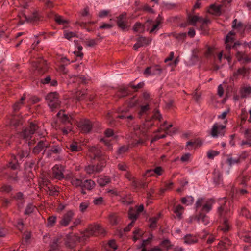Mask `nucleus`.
<instances>
[{
    "label": "nucleus",
    "instance_id": "39448f33",
    "mask_svg": "<svg viewBox=\"0 0 251 251\" xmlns=\"http://www.w3.org/2000/svg\"><path fill=\"white\" fill-rule=\"evenodd\" d=\"M227 120H226L224 122L225 125H221L218 123H215L212 126L210 131V135L213 138H218L223 137L225 135L226 132V125Z\"/></svg>",
    "mask_w": 251,
    "mask_h": 251
},
{
    "label": "nucleus",
    "instance_id": "7c9ffc66",
    "mask_svg": "<svg viewBox=\"0 0 251 251\" xmlns=\"http://www.w3.org/2000/svg\"><path fill=\"white\" fill-rule=\"evenodd\" d=\"M160 214H158L157 216L150 218V227L154 228L156 226V222L160 217Z\"/></svg>",
    "mask_w": 251,
    "mask_h": 251
},
{
    "label": "nucleus",
    "instance_id": "7ed1b4c3",
    "mask_svg": "<svg viewBox=\"0 0 251 251\" xmlns=\"http://www.w3.org/2000/svg\"><path fill=\"white\" fill-rule=\"evenodd\" d=\"M134 130L136 137H131L130 139L128 138L129 144L132 147L143 145L148 139L147 134V128L145 126H140L138 125H135Z\"/></svg>",
    "mask_w": 251,
    "mask_h": 251
},
{
    "label": "nucleus",
    "instance_id": "bf43d9fd",
    "mask_svg": "<svg viewBox=\"0 0 251 251\" xmlns=\"http://www.w3.org/2000/svg\"><path fill=\"white\" fill-rule=\"evenodd\" d=\"M152 239V235L151 234V236L149 237L147 239L144 240L142 242V243L140 245L138 249H140V248H146L148 244L151 243V240Z\"/></svg>",
    "mask_w": 251,
    "mask_h": 251
},
{
    "label": "nucleus",
    "instance_id": "603ef678",
    "mask_svg": "<svg viewBox=\"0 0 251 251\" xmlns=\"http://www.w3.org/2000/svg\"><path fill=\"white\" fill-rule=\"evenodd\" d=\"M219 154V152L217 151L209 150L207 153V156L209 159H212Z\"/></svg>",
    "mask_w": 251,
    "mask_h": 251
},
{
    "label": "nucleus",
    "instance_id": "1a4fd4ad",
    "mask_svg": "<svg viewBox=\"0 0 251 251\" xmlns=\"http://www.w3.org/2000/svg\"><path fill=\"white\" fill-rule=\"evenodd\" d=\"M117 26L123 31H125L128 28L127 14L124 12L117 17Z\"/></svg>",
    "mask_w": 251,
    "mask_h": 251
},
{
    "label": "nucleus",
    "instance_id": "680f3d73",
    "mask_svg": "<svg viewBox=\"0 0 251 251\" xmlns=\"http://www.w3.org/2000/svg\"><path fill=\"white\" fill-rule=\"evenodd\" d=\"M243 134L246 139L251 141V128L246 129Z\"/></svg>",
    "mask_w": 251,
    "mask_h": 251
},
{
    "label": "nucleus",
    "instance_id": "69168bd1",
    "mask_svg": "<svg viewBox=\"0 0 251 251\" xmlns=\"http://www.w3.org/2000/svg\"><path fill=\"white\" fill-rule=\"evenodd\" d=\"M149 110V105H146L144 106H142L141 107V110L139 113V114L140 116H142L145 114L148 110Z\"/></svg>",
    "mask_w": 251,
    "mask_h": 251
},
{
    "label": "nucleus",
    "instance_id": "f8f14e48",
    "mask_svg": "<svg viewBox=\"0 0 251 251\" xmlns=\"http://www.w3.org/2000/svg\"><path fill=\"white\" fill-rule=\"evenodd\" d=\"M57 116L59 120L63 123H70L71 125L75 123L73 117L71 115H68L64 113V111L60 110L57 114Z\"/></svg>",
    "mask_w": 251,
    "mask_h": 251
},
{
    "label": "nucleus",
    "instance_id": "052dcab7",
    "mask_svg": "<svg viewBox=\"0 0 251 251\" xmlns=\"http://www.w3.org/2000/svg\"><path fill=\"white\" fill-rule=\"evenodd\" d=\"M58 240L57 238L54 239L50 244V249L53 251L56 250L59 246Z\"/></svg>",
    "mask_w": 251,
    "mask_h": 251
},
{
    "label": "nucleus",
    "instance_id": "5fc2aeb1",
    "mask_svg": "<svg viewBox=\"0 0 251 251\" xmlns=\"http://www.w3.org/2000/svg\"><path fill=\"white\" fill-rule=\"evenodd\" d=\"M35 208V207L34 205L31 204H29L26 207L25 211V214L28 215L32 213L34 211Z\"/></svg>",
    "mask_w": 251,
    "mask_h": 251
},
{
    "label": "nucleus",
    "instance_id": "2f4dec72",
    "mask_svg": "<svg viewBox=\"0 0 251 251\" xmlns=\"http://www.w3.org/2000/svg\"><path fill=\"white\" fill-rule=\"evenodd\" d=\"M127 110H124L120 109L119 112H121V114L118 115L117 117L120 119L127 118L128 119L132 120L133 119V117L131 115H127Z\"/></svg>",
    "mask_w": 251,
    "mask_h": 251
},
{
    "label": "nucleus",
    "instance_id": "f257e3e1",
    "mask_svg": "<svg viewBox=\"0 0 251 251\" xmlns=\"http://www.w3.org/2000/svg\"><path fill=\"white\" fill-rule=\"evenodd\" d=\"M219 205L217 208V214L220 220L219 229L224 232L228 231L231 228L230 221L233 212L227 206V199L222 198L219 200Z\"/></svg>",
    "mask_w": 251,
    "mask_h": 251
},
{
    "label": "nucleus",
    "instance_id": "de8ad7c7",
    "mask_svg": "<svg viewBox=\"0 0 251 251\" xmlns=\"http://www.w3.org/2000/svg\"><path fill=\"white\" fill-rule=\"evenodd\" d=\"M251 93V87L247 86L243 87L241 90V94L243 97H247Z\"/></svg>",
    "mask_w": 251,
    "mask_h": 251
},
{
    "label": "nucleus",
    "instance_id": "473e14b6",
    "mask_svg": "<svg viewBox=\"0 0 251 251\" xmlns=\"http://www.w3.org/2000/svg\"><path fill=\"white\" fill-rule=\"evenodd\" d=\"M232 28L233 29H237L239 30H243L244 27L243 24L239 22L238 23V21L236 19H234L232 23Z\"/></svg>",
    "mask_w": 251,
    "mask_h": 251
},
{
    "label": "nucleus",
    "instance_id": "8fccbe9b",
    "mask_svg": "<svg viewBox=\"0 0 251 251\" xmlns=\"http://www.w3.org/2000/svg\"><path fill=\"white\" fill-rule=\"evenodd\" d=\"M198 220L201 221L204 225H207L209 223L208 217L205 216L203 213H200L198 216Z\"/></svg>",
    "mask_w": 251,
    "mask_h": 251
},
{
    "label": "nucleus",
    "instance_id": "864d4df0",
    "mask_svg": "<svg viewBox=\"0 0 251 251\" xmlns=\"http://www.w3.org/2000/svg\"><path fill=\"white\" fill-rule=\"evenodd\" d=\"M89 206L88 201L82 202L80 204L79 209L81 212H84Z\"/></svg>",
    "mask_w": 251,
    "mask_h": 251
},
{
    "label": "nucleus",
    "instance_id": "3c124183",
    "mask_svg": "<svg viewBox=\"0 0 251 251\" xmlns=\"http://www.w3.org/2000/svg\"><path fill=\"white\" fill-rule=\"evenodd\" d=\"M69 149L72 151H80L81 148L78 146L76 142H73L70 144Z\"/></svg>",
    "mask_w": 251,
    "mask_h": 251
},
{
    "label": "nucleus",
    "instance_id": "2eb2a0df",
    "mask_svg": "<svg viewBox=\"0 0 251 251\" xmlns=\"http://www.w3.org/2000/svg\"><path fill=\"white\" fill-rule=\"evenodd\" d=\"M50 147V143L47 141H40L38 142L37 145L34 148L33 152L35 154H39L43 149L44 150L46 149H48Z\"/></svg>",
    "mask_w": 251,
    "mask_h": 251
},
{
    "label": "nucleus",
    "instance_id": "13d9d810",
    "mask_svg": "<svg viewBox=\"0 0 251 251\" xmlns=\"http://www.w3.org/2000/svg\"><path fill=\"white\" fill-rule=\"evenodd\" d=\"M240 162V158L239 157L237 158H229L227 159V162L229 164V165L231 166L234 165L235 164H238Z\"/></svg>",
    "mask_w": 251,
    "mask_h": 251
},
{
    "label": "nucleus",
    "instance_id": "37998d69",
    "mask_svg": "<svg viewBox=\"0 0 251 251\" xmlns=\"http://www.w3.org/2000/svg\"><path fill=\"white\" fill-rule=\"evenodd\" d=\"M151 67V75H159L161 73L162 70L159 66H154Z\"/></svg>",
    "mask_w": 251,
    "mask_h": 251
},
{
    "label": "nucleus",
    "instance_id": "4468645a",
    "mask_svg": "<svg viewBox=\"0 0 251 251\" xmlns=\"http://www.w3.org/2000/svg\"><path fill=\"white\" fill-rule=\"evenodd\" d=\"M79 127L84 133L89 132L92 128V124L89 120H83L80 122Z\"/></svg>",
    "mask_w": 251,
    "mask_h": 251
},
{
    "label": "nucleus",
    "instance_id": "c9c22d12",
    "mask_svg": "<svg viewBox=\"0 0 251 251\" xmlns=\"http://www.w3.org/2000/svg\"><path fill=\"white\" fill-rule=\"evenodd\" d=\"M12 160L9 163L8 167L13 170L17 169L19 167V163L17 162L16 157L14 155L12 156Z\"/></svg>",
    "mask_w": 251,
    "mask_h": 251
},
{
    "label": "nucleus",
    "instance_id": "9d476101",
    "mask_svg": "<svg viewBox=\"0 0 251 251\" xmlns=\"http://www.w3.org/2000/svg\"><path fill=\"white\" fill-rule=\"evenodd\" d=\"M75 215L74 211L72 210L67 211L62 217L59 221V225L62 226H67L73 219Z\"/></svg>",
    "mask_w": 251,
    "mask_h": 251
},
{
    "label": "nucleus",
    "instance_id": "412c9836",
    "mask_svg": "<svg viewBox=\"0 0 251 251\" xmlns=\"http://www.w3.org/2000/svg\"><path fill=\"white\" fill-rule=\"evenodd\" d=\"M236 57L238 61L241 62L242 63H247L250 61V59L248 57L247 54L243 52L238 51L237 52Z\"/></svg>",
    "mask_w": 251,
    "mask_h": 251
},
{
    "label": "nucleus",
    "instance_id": "0eeeda50",
    "mask_svg": "<svg viewBox=\"0 0 251 251\" xmlns=\"http://www.w3.org/2000/svg\"><path fill=\"white\" fill-rule=\"evenodd\" d=\"M64 168L61 165H55L51 170V177L58 180H61L64 177Z\"/></svg>",
    "mask_w": 251,
    "mask_h": 251
},
{
    "label": "nucleus",
    "instance_id": "393cba45",
    "mask_svg": "<svg viewBox=\"0 0 251 251\" xmlns=\"http://www.w3.org/2000/svg\"><path fill=\"white\" fill-rule=\"evenodd\" d=\"M231 244V242L227 238H226L224 241L219 242L217 246L221 250H226L230 245Z\"/></svg>",
    "mask_w": 251,
    "mask_h": 251
},
{
    "label": "nucleus",
    "instance_id": "6ab92c4d",
    "mask_svg": "<svg viewBox=\"0 0 251 251\" xmlns=\"http://www.w3.org/2000/svg\"><path fill=\"white\" fill-rule=\"evenodd\" d=\"M35 66L36 69L38 70L41 74H44L47 70L46 61L43 59L39 60L37 63H36Z\"/></svg>",
    "mask_w": 251,
    "mask_h": 251
},
{
    "label": "nucleus",
    "instance_id": "09e8293b",
    "mask_svg": "<svg viewBox=\"0 0 251 251\" xmlns=\"http://www.w3.org/2000/svg\"><path fill=\"white\" fill-rule=\"evenodd\" d=\"M240 214L243 216H245L247 218H251V214L250 212L246 207H242L241 210L239 211Z\"/></svg>",
    "mask_w": 251,
    "mask_h": 251
},
{
    "label": "nucleus",
    "instance_id": "a18cd8bd",
    "mask_svg": "<svg viewBox=\"0 0 251 251\" xmlns=\"http://www.w3.org/2000/svg\"><path fill=\"white\" fill-rule=\"evenodd\" d=\"M148 172L149 173L151 172H154V174H155L157 176H159L162 174V173L163 172V169L161 167L158 166V167H156L154 169L148 170Z\"/></svg>",
    "mask_w": 251,
    "mask_h": 251
},
{
    "label": "nucleus",
    "instance_id": "79ce46f5",
    "mask_svg": "<svg viewBox=\"0 0 251 251\" xmlns=\"http://www.w3.org/2000/svg\"><path fill=\"white\" fill-rule=\"evenodd\" d=\"M129 218L132 221H135L138 217L137 212H135L132 208H130L128 212Z\"/></svg>",
    "mask_w": 251,
    "mask_h": 251
},
{
    "label": "nucleus",
    "instance_id": "a211bd4d",
    "mask_svg": "<svg viewBox=\"0 0 251 251\" xmlns=\"http://www.w3.org/2000/svg\"><path fill=\"white\" fill-rule=\"evenodd\" d=\"M222 5L211 4L208 9V12L215 16H220L221 14Z\"/></svg>",
    "mask_w": 251,
    "mask_h": 251
},
{
    "label": "nucleus",
    "instance_id": "6e6552de",
    "mask_svg": "<svg viewBox=\"0 0 251 251\" xmlns=\"http://www.w3.org/2000/svg\"><path fill=\"white\" fill-rule=\"evenodd\" d=\"M38 126L36 124L31 122L29 127L25 129L21 133V136L24 139L28 140L31 137V135L34 134L38 129Z\"/></svg>",
    "mask_w": 251,
    "mask_h": 251
},
{
    "label": "nucleus",
    "instance_id": "20e7f679",
    "mask_svg": "<svg viewBox=\"0 0 251 251\" xmlns=\"http://www.w3.org/2000/svg\"><path fill=\"white\" fill-rule=\"evenodd\" d=\"M214 203L212 199L206 200L203 198H199L196 202V208L197 210L200 209L201 213H207L211 210Z\"/></svg>",
    "mask_w": 251,
    "mask_h": 251
},
{
    "label": "nucleus",
    "instance_id": "338daca9",
    "mask_svg": "<svg viewBox=\"0 0 251 251\" xmlns=\"http://www.w3.org/2000/svg\"><path fill=\"white\" fill-rule=\"evenodd\" d=\"M40 99L36 96H31L28 100V102L31 104H35L40 101Z\"/></svg>",
    "mask_w": 251,
    "mask_h": 251
},
{
    "label": "nucleus",
    "instance_id": "c85d7f7f",
    "mask_svg": "<svg viewBox=\"0 0 251 251\" xmlns=\"http://www.w3.org/2000/svg\"><path fill=\"white\" fill-rule=\"evenodd\" d=\"M144 232L140 228H137L133 231V240L134 241H137L141 238L144 234Z\"/></svg>",
    "mask_w": 251,
    "mask_h": 251
},
{
    "label": "nucleus",
    "instance_id": "f03ea898",
    "mask_svg": "<svg viewBox=\"0 0 251 251\" xmlns=\"http://www.w3.org/2000/svg\"><path fill=\"white\" fill-rule=\"evenodd\" d=\"M89 156L94 160H97L99 163L96 166L89 165L85 167L87 174H92L101 172L106 165V157L103 156L101 151L96 147L89 148Z\"/></svg>",
    "mask_w": 251,
    "mask_h": 251
},
{
    "label": "nucleus",
    "instance_id": "0e129e2a",
    "mask_svg": "<svg viewBox=\"0 0 251 251\" xmlns=\"http://www.w3.org/2000/svg\"><path fill=\"white\" fill-rule=\"evenodd\" d=\"M25 18L28 22L36 21L39 19L38 14L37 13H34L33 16L31 18H27L26 16H25Z\"/></svg>",
    "mask_w": 251,
    "mask_h": 251
},
{
    "label": "nucleus",
    "instance_id": "72a5a7b5",
    "mask_svg": "<svg viewBox=\"0 0 251 251\" xmlns=\"http://www.w3.org/2000/svg\"><path fill=\"white\" fill-rule=\"evenodd\" d=\"M184 208L181 205H177L174 210V212L176 214V215L179 218H181V215L184 212Z\"/></svg>",
    "mask_w": 251,
    "mask_h": 251
},
{
    "label": "nucleus",
    "instance_id": "c03bdc74",
    "mask_svg": "<svg viewBox=\"0 0 251 251\" xmlns=\"http://www.w3.org/2000/svg\"><path fill=\"white\" fill-rule=\"evenodd\" d=\"M128 91L126 88H121L117 93V95L119 98L124 97L128 95Z\"/></svg>",
    "mask_w": 251,
    "mask_h": 251
},
{
    "label": "nucleus",
    "instance_id": "a878e982",
    "mask_svg": "<svg viewBox=\"0 0 251 251\" xmlns=\"http://www.w3.org/2000/svg\"><path fill=\"white\" fill-rule=\"evenodd\" d=\"M83 181L82 180L77 178L75 176H73L71 179V183L73 186L75 187H81L83 185Z\"/></svg>",
    "mask_w": 251,
    "mask_h": 251
},
{
    "label": "nucleus",
    "instance_id": "6e6d98bb",
    "mask_svg": "<svg viewBox=\"0 0 251 251\" xmlns=\"http://www.w3.org/2000/svg\"><path fill=\"white\" fill-rule=\"evenodd\" d=\"M129 150V147L128 146H123L120 147L118 150H117V153L119 154H122L123 153H124Z\"/></svg>",
    "mask_w": 251,
    "mask_h": 251
},
{
    "label": "nucleus",
    "instance_id": "c756f323",
    "mask_svg": "<svg viewBox=\"0 0 251 251\" xmlns=\"http://www.w3.org/2000/svg\"><path fill=\"white\" fill-rule=\"evenodd\" d=\"M160 246L163 247L165 251H167L171 248L172 244L169 239H166L161 242Z\"/></svg>",
    "mask_w": 251,
    "mask_h": 251
},
{
    "label": "nucleus",
    "instance_id": "b1692460",
    "mask_svg": "<svg viewBox=\"0 0 251 251\" xmlns=\"http://www.w3.org/2000/svg\"><path fill=\"white\" fill-rule=\"evenodd\" d=\"M161 23V20L159 17H158L155 22L152 24V26L150 30V33L156 32L159 29V25Z\"/></svg>",
    "mask_w": 251,
    "mask_h": 251
},
{
    "label": "nucleus",
    "instance_id": "f704fd0d",
    "mask_svg": "<svg viewBox=\"0 0 251 251\" xmlns=\"http://www.w3.org/2000/svg\"><path fill=\"white\" fill-rule=\"evenodd\" d=\"M194 199L191 196L183 197L181 199V202L183 204L187 205H191L194 202Z\"/></svg>",
    "mask_w": 251,
    "mask_h": 251
},
{
    "label": "nucleus",
    "instance_id": "5701e85b",
    "mask_svg": "<svg viewBox=\"0 0 251 251\" xmlns=\"http://www.w3.org/2000/svg\"><path fill=\"white\" fill-rule=\"evenodd\" d=\"M111 181V179L108 176H100L97 180L98 183L101 186H104L106 184L109 183Z\"/></svg>",
    "mask_w": 251,
    "mask_h": 251
},
{
    "label": "nucleus",
    "instance_id": "e433bc0d",
    "mask_svg": "<svg viewBox=\"0 0 251 251\" xmlns=\"http://www.w3.org/2000/svg\"><path fill=\"white\" fill-rule=\"evenodd\" d=\"M119 220V217L115 214L112 213L109 215V221L111 225H116L118 223Z\"/></svg>",
    "mask_w": 251,
    "mask_h": 251
},
{
    "label": "nucleus",
    "instance_id": "e2e57ef3",
    "mask_svg": "<svg viewBox=\"0 0 251 251\" xmlns=\"http://www.w3.org/2000/svg\"><path fill=\"white\" fill-rule=\"evenodd\" d=\"M47 192H49L50 195H55L57 194L58 191L53 187H47L46 190Z\"/></svg>",
    "mask_w": 251,
    "mask_h": 251
},
{
    "label": "nucleus",
    "instance_id": "ddd939ff",
    "mask_svg": "<svg viewBox=\"0 0 251 251\" xmlns=\"http://www.w3.org/2000/svg\"><path fill=\"white\" fill-rule=\"evenodd\" d=\"M79 242V238L76 235H69L67 237L66 240L65 241L66 246L70 248L74 249L77 243Z\"/></svg>",
    "mask_w": 251,
    "mask_h": 251
},
{
    "label": "nucleus",
    "instance_id": "bb28decb",
    "mask_svg": "<svg viewBox=\"0 0 251 251\" xmlns=\"http://www.w3.org/2000/svg\"><path fill=\"white\" fill-rule=\"evenodd\" d=\"M172 127V124H169L168 125H167V123L165 122L162 125L160 126V128L158 130V131H164L165 133H166V134L171 135L170 132L169 131V129Z\"/></svg>",
    "mask_w": 251,
    "mask_h": 251
},
{
    "label": "nucleus",
    "instance_id": "4d7b16f0",
    "mask_svg": "<svg viewBox=\"0 0 251 251\" xmlns=\"http://www.w3.org/2000/svg\"><path fill=\"white\" fill-rule=\"evenodd\" d=\"M76 35V33L73 32H68L65 31L64 33V37L69 40H71L72 38L75 37Z\"/></svg>",
    "mask_w": 251,
    "mask_h": 251
},
{
    "label": "nucleus",
    "instance_id": "f3484780",
    "mask_svg": "<svg viewBox=\"0 0 251 251\" xmlns=\"http://www.w3.org/2000/svg\"><path fill=\"white\" fill-rule=\"evenodd\" d=\"M61 149L58 146H53L46 149L44 151V153H46L48 157H50L52 154H58L60 153Z\"/></svg>",
    "mask_w": 251,
    "mask_h": 251
},
{
    "label": "nucleus",
    "instance_id": "dca6fc26",
    "mask_svg": "<svg viewBox=\"0 0 251 251\" xmlns=\"http://www.w3.org/2000/svg\"><path fill=\"white\" fill-rule=\"evenodd\" d=\"M151 42V40L145 37H140L137 39L136 44H134L133 48L135 50H137L139 48L149 45Z\"/></svg>",
    "mask_w": 251,
    "mask_h": 251
},
{
    "label": "nucleus",
    "instance_id": "a19ab883",
    "mask_svg": "<svg viewBox=\"0 0 251 251\" xmlns=\"http://www.w3.org/2000/svg\"><path fill=\"white\" fill-rule=\"evenodd\" d=\"M54 20L59 25H65L69 23L67 20L64 19L62 16L58 15L55 16Z\"/></svg>",
    "mask_w": 251,
    "mask_h": 251
},
{
    "label": "nucleus",
    "instance_id": "423d86ee",
    "mask_svg": "<svg viewBox=\"0 0 251 251\" xmlns=\"http://www.w3.org/2000/svg\"><path fill=\"white\" fill-rule=\"evenodd\" d=\"M46 100L48 106L52 111L60 107V101L59 100L58 94L56 92L49 93L46 97Z\"/></svg>",
    "mask_w": 251,
    "mask_h": 251
},
{
    "label": "nucleus",
    "instance_id": "ea45409f",
    "mask_svg": "<svg viewBox=\"0 0 251 251\" xmlns=\"http://www.w3.org/2000/svg\"><path fill=\"white\" fill-rule=\"evenodd\" d=\"M133 30L136 32H143L144 30V25L140 23L137 22L133 26Z\"/></svg>",
    "mask_w": 251,
    "mask_h": 251
},
{
    "label": "nucleus",
    "instance_id": "4c0bfd02",
    "mask_svg": "<svg viewBox=\"0 0 251 251\" xmlns=\"http://www.w3.org/2000/svg\"><path fill=\"white\" fill-rule=\"evenodd\" d=\"M25 99V94L21 97L20 100L16 102L13 106V108L14 111L19 110L22 105L23 104V101Z\"/></svg>",
    "mask_w": 251,
    "mask_h": 251
},
{
    "label": "nucleus",
    "instance_id": "49530a36",
    "mask_svg": "<svg viewBox=\"0 0 251 251\" xmlns=\"http://www.w3.org/2000/svg\"><path fill=\"white\" fill-rule=\"evenodd\" d=\"M247 69L245 67H242L238 69V70L233 73V77H236L239 75H245L246 73Z\"/></svg>",
    "mask_w": 251,
    "mask_h": 251
},
{
    "label": "nucleus",
    "instance_id": "cd10ccee",
    "mask_svg": "<svg viewBox=\"0 0 251 251\" xmlns=\"http://www.w3.org/2000/svg\"><path fill=\"white\" fill-rule=\"evenodd\" d=\"M95 183L92 180H86L83 182L82 187H84L88 190H91L95 186Z\"/></svg>",
    "mask_w": 251,
    "mask_h": 251
},
{
    "label": "nucleus",
    "instance_id": "aec40b11",
    "mask_svg": "<svg viewBox=\"0 0 251 251\" xmlns=\"http://www.w3.org/2000/svg\"><path fill=\"white\" fill-rule=\"evenodd\" d=\"M235 33L231 31H230L227 35L226 39L225 40L226 49L228 50H230L231 48V46L229 44L230 43H233L234 41L233 36L235 35Z\"/></svg>",
    "mask_w": 251,
    "mask_h": 251
},
{
    "label": "nucleus",
    "instance_id": "9b49d317",
    "mask_svg": "<svg viewBox=\"0 0 251 251\" xmlns=\"http://www.w3.org/2000/svg\"><path fill=\"white\" fill-rule=\"evenodd\" d=\"M100 228V226L99 225L95 224L90 225L85 231L84 237L88 238L91 236L96 235L97 233H99Z\"/></svg>",
    "mask_w": 251,
    "mask_h": 251
},
{
    "label": "nucleus",
    "instance_id": "4be33fe9",
    "mask_svg": "<svg viewBox=\"0 0 251 251\" xmlns=\"http://www.w3.org/2000/svg\"><path fill=\"white\" fill-rule=\"evenodd\" d=\"M197 237L192 234H187L184 237V242L185 244H192L198 242Z\"/></svg>",
    "mask_w": 251,
    "mask_h": 251
},
{
    "label": "nucleus",
    "instance_id": "58836bf2",
    "mask_svg": "<svg viewBox=\"0 0 251 251\" xmlns=\"http://www.w3.org/2000/svg\"><path fill=\"white\" fill-rule=\"evenodd\" d=\"M199 19H200V16L197 15H189L188 18L189 23L194 26L196 25V23L199 22Z\"/></svg>",
    "mask_w": 251,
    "mask_h": 251
},
{
    "label": "nucleus",
    "instance_id": "774afa93",
    "mask_svg": "<svg viewBox=\"0 0 251 251\" xmlns=\"http://www.w3.org/2000/svg\"><path fill=\"white\" fill-rule=\"evenodd\" d=\"M56 216H52L49 217L48 218V225L52 226L54 225V224L56 222Z\"/></svg>",
    "mask_w": 251,
    "mask_h": 251
}]
</instances>
